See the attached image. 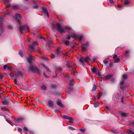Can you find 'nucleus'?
Wrapping results in <instances>:
<instances>
[{
	"label": "nucleus",
	"mask_w": 134,
	"mask_h": 134,
	"mask_svg": "<svg viewBox=\"0 0 134 134\" xmlns=\"http://www.w3.org/2000/svg\"><path fill=\"white\" fill-rule=\"evenodd\" d=\"M71 30H70V31H68V32H69V36H68L67 38H66L67 39H68V40H69L70 39V38H71V37L70 36H71V35H70V34H69V33L71 34H72V33H73L74 32H71Z\"/></svg>",
	"instance_id": "obj_16"
},
{
	"label": "nucleus",
	"mask_w": 134,
	"mask_h": 134,
	"mask_svg": "<svg viewBox=\"0 0 134 134\" xmlns=\"http://www.w3.org/2000/svg\"><path fill=\"white\" fill-rule=\"evenodd\" d=\"M123 98H124L123 97H122V98L121 100V102H122V103H124V100H123Z\"/></svg>",
	"instance_id": "obj_57"
},
{
	"label": "nucleus",
	"mask_w": 134,
	"mask_h": 134,
	"mask_svg": "<svg viewBox=\"0 0 134 134\" xmlns=\"http://www.w3.org/2000/svg\"><path fill=\"white\" fill-rule=\"evenodd\" d=\"M38 43L36 41L34 42L32 44L30 45L29 47V48L30 51L31 52H34V47L35 46H37Z\"/></svg>",
	"instance_id": "obj_4"
},
{
	"label": "nucleus",
	"mask_w": 134,
	"mask_h": 134,
	"mask_svg": "<svg viewBox=\"0 0 134 134\" xmlns=\"http://www.w3.org/2000/svg\"><path fill=\"white\" fill-rule=\"evenodd\" d=\"M57 104L59 107H60L61 108L63 107V105H62L60 101H58L57 102Z\"/></svg>",
	"instance_id": "obj_17"
},
{
	"label": "nucleus",
	"mask_w": 134,
	"mask_h": 134,
	"mask_svg": "<svg viewBox=\"0 0 134 134\" xmlns=\"http://www.w3.org/2000/svg\"><path fill=\"white\" fill-rule=\"evenodd\" d=\"M120 114L122 116L124 117L126 116L127 114L125 113L122 112L120 113Z\"/></svg>",
	"instance_id": "obj_29"
},
{
	"label": "nucleus",
	"mask_w": 134,
	"mask_h": 134,
	"mask_svg": "<svg viewBox=\"0 0 134 134\" xmlns=\"http://www.w3.org/2000/svg\"><path fill=\"white\" fill-rule=\"evenodd\" d=\"M109 66L110 67H111L113 66L112 64L111 63H110L109 65Z\"/></svg>",
	"instance_id": "obj_61"
},
{
	"label": "nucleus",
	"mask_w": 134,
	"mask_h": 134,
	"mask_svg": "<svg viewBox=\"0 0 134 134\" xmlns=\"http://www.w3.org/2000/svg\"><path fill=\"white\" fill-rule=\"evenodd\" d=\"M97 75L98 76H100V73L99 72H98V73H97Z\"/></svg>",
	"instance_id": "obj_59"
},
{
	"label": "nucleus",
	"mask_w": 134,
	"mask_h": 134,
	"mask_svg": "<svg viewBox=\"0 0 134 134\" xmlns=\"http://www.w3.org/2000/svg\"><path fill=\"white\" fill-rule=\"evenodd\" d=\"M14 82L15 83L16 85H18V83H17V81L16 79H15L14 80Z\"/></svg>",
	"instance_id": "obj_49"
},
{
	"label": "nucleus",
	"mask_w": 134,
	"mask_h": 134,
	"mask_svg": "<svg viewBox=\"0 0 134 134\" xmlns=\"http://www.w3.org/2000/svg\"><path fill=\"white\" fill-rule=\"evenodd\" d=\"M97 88V86L96 85V84H94V85L93 87L92 88V91H95L96 89Z\"/></svg>",
	"instance_id": "obj_30"
},
{
	"label": "nucleus",
	"mask_w": 134,
	"mask_h": 134,
	"mask_svg": "<svg viewBox=\"0 0 134 134\" xmlns=\"http://www.w3.org/2000/svg\"><path fill=\"white\" fill-rule=\"evenodd\" d=\"M130 3V0H126L124 2V4L125 5H127Z\"/></svg>",
	"instance_id": "obj_32"
},
{
	"label": "nucleus",
	"mask_w": 134,
	"mask_h": 134,
	"mask_svg": "<svg viewBox=\"0 0 134 134\" xmlns=\"http://www.w3.org/2000/svg\"><path fill=\"white\" fill-rule=\"evenodd\" d=\"M57 69H58L60 71H62L63 70L62 68L59 67L57 68Z\"/></svg>",
	"instance_id": "obj_46"
},
{
	"label": "nucleus",
	"mask_w": 134,
	"mask_h": 134,
	"mask_svg": "<svg viewBox=\"0 0 134 134\" xmlns=\"http://www.w3.org/2000/svg\"><path fill=\"white\" fill-rule=\"evenodd\" d=\"M57 30L60 33H63L64 32H67L71 30V28L68 26H64L63 27H61V25L60 24H57Z\"/></svg>",
	"instance_id": "obj_1"
},
{
	"label": "nucleus",
	"mask_w": 134,
	"mask_h": 134,
	"mask_svg": "<svg viewBox=\"0 0 134 134\" xmlns=\"http://www.w3.org/2000/svg\"><path fill=\"white\" fill-rule=\"evenodd\" d=\"M105 108L107 109L108 110H110L108 106L105 107Z\"/></svg>",
	"instance_id": "obj_55"
},
{
	"label": "nucleus",
	"mask_w": 134,
	"mask_h": 134,
	"mask_svg": "<svg viewBox=\"0 0 134 134\" xmlns=\"http://www.w3.org/2000/svg\"><path fill=\"white\" fill-rule=\"evenodd\" d=\"M2 103L3 105H7L8 104V102L7 100H4L2 102Z\"/></svg>",
	"instance_id": "obj_26"
},
{
	"label": "nucleus",
	"mask_w": 134,
	"mask_h": 134,
	"mask_svg": "<svg viewBox=\"0 0 134 134\" xmlns=\"http://www.w3.org/2000/svg\"><path fill=\"white\" fill-rule=\"evenodd\" d=\"M57 56L55 54H52L51 56V58L52 59H54L55 57H57Z\"/></svg>",
	"instance_id": "obj_31"
},
{
	"label": "nucleus",
	"mask_w": 134,
	"mask_h": 134,
	"mask_svg": "<svg viewBox=\"0 0 134 134\" xmlns=\"http://www.w3.org/2000/svg\"><path fill=\"white\" fill-rule=\"evenodd\" d=\"M69 34L71 37L73 38L78 39L80 41L82 39V36L79 37L74 32L73 33H72L71 34L70 33Z\"/></svg>",
	"instance_id": "obj_5"
},
{
	"label": "nucleus",
	"mask_w": 134,
	"mask_h": 134,
	"mask_svg": "<svg viewBox=\"0 0 134 134\" xmlns=\"http://www.w3.org/2000/svg\"><path fill=\"white\" fill-rule=\"evenodd\" d=\"M79 130H80L81 131L83 132H84L85 131V130L83 128L80 129Z\"/></svg>",
	"instance_id": "obj_41"
},
{
	"label": "nucleus",
	"mask_w": 134,
	"mask_h": 134,
	"mask_svg": "<svg viewBox=\"0 0 134 134\" xmlns=\"http://www.w3.org/2000/svg\"><path fill=\"white\" fill-rule=\"evenodd\" d=\"M42 89L43 90H45L46 89V87L44 85H42L41 87Z\"/></svg>",
	"instance_id": "obj_33"
},
{
	"label": "nucleus",
	"mask_w": 134,
	"mask_h": 134,
	"mask_svg": "<svg viewBox=\"0 0 134 134\" xmlns=\"http://www.w3.org/2000/svg\"><path fill=\"white\" fill-rule=\"evenodd\" d=\"M128 134H134V132H133L132 131L130 130H129L128 131Z\"/></svg>",
	"instance_id": "obj_34"
},
{
	"label": "nucleus",
	"mask_w": 134,
	"mask_h": 134,
	"mask_svg": "<svg viewBox=\"0 0 134 134\" xmlns=\"http://www.w3.org/2000/svg\"><path fill=\"white\" fill-rule=\"evenodd\" d=\"M69 84L70 85L72 86L73 85V80H71L70 81Z\"/></svg>",
	"instance_id": "obj_36"
},
{
	"label": "nucleus",
	"mask_w": 134,
	"mask_h": 134,
	"mask_svg": "<svg viewBox=\"0 0 134 134\" xmlns=\"http://www.w3.org/2000/svg\"><path fill=\"white\" fill-rule=\"evenodd\" d=\"M22 131V129L20 128H19L18 129V131L19 132H20Z\"/></svg>",
	"instance_id": "obj_58"
},
{
	"label": "nucleus",
	"mask_w": 134,
	"mask_h": 134,
	"mask_svg": "<svg viewBox=\"0 0 134 134\" xmlns=\"http://www.w3.org/2000/svg\"><path fill=\"white\" fill-rule=\"evenodd\" d=\"M42 66L44 68H45L47 70V71H50V69H49L47 66H46L44 64H42Z\"/></svg>",
	"instance_id": "obj_24"
},
{
	"label": "nucleus",
	"mask_w": 134,
	"mask_h": 134,
	"mask_svg": "<svg viewBox=\"0 0 134 134\" xmlns=\"http://www.w3.org/2000/svg\"><path fill=\"white\" fill-rule=\"evenodd\" d=\"M88 44V43L87 42L85 44H82L81 46L82 49L83 51H85L86 50V48Z\"/></svg>",
	"instance_id": "obj_8"
},
{
	"label": "nucleus",
	"mask_w": 134,
	"mask_h": 134,
	"mask_svg": "<svg viewBox=\"0 0 134 134\" xmlns=\"http://www.w3.org/2000/svg\"><path fill=\"white\" fill-rule=\"evenodd\" d=\"M19 54L21 57H22L23 56V53L22 51H20L19 52Z\"/></svg>",
	"instance_id": "obj_40"
},
{
	"label": "nucleus",
	"mask_w": 134,
	"mask_h": 134,
	"mask_svg": "<svg viewBox=\"0 0 134 134\" xmlns=\"http://www.w3.org/2000/svg\"><path fill=\"white\" fill-rule=\"evenodd\" d=\"M68 65L70 68L71 69H71L73 70V71H75V70L74 69H73V66L72 63L71 62H69L68 63Z\"/></svg>",
	"instance_id": "obj_13"
},
{
	"label": "nucleus",
	"mask_w": 134,
	"mask_h": 134,
	"mask_svg": "<svg viewBox=\"0 0 134 134\" xmlns=\"http://www.w3.org/2000/svg\"><path fill=\"white\" fill-rule=\"evenodd\" d=\"M43 75L46 77H48V76H47L44 72L43 73Z\"/></svg>",
	"instance_id": "obj_56"
},
{
	"label": "nucleus",
	"mask_w": 134,
	"mask_h": 134,
	"mask_svg": "<svg viewBox=\"0 0 134 134\" xmlns=\"http://www.w3.org/2000/svg\"><path fill=\"white\" fill-rule=\"evenodd\" d=\"M89 60H90V59L88 57H86L85 58H84V61L86 62H88L89 61Z\"/></svg>",
	"instance_id": "obj_27"
},
{
	"label": "nucleus",
	"mask_w": 134,
	"mask_h": 134,
	"mask_svg": "<svg viewBox=\"0 0 134 134\" xmlns=\"http://www.w3.org/2000/svg\"><path fill=\"white\" fill-rule=\"evenodd\" d=\"M7 69L8 70H11L12 68L8 66H7Z\"/></svg>",
	"instance_id": "obj_50"
},
{
	"label": "nucleus",
	"mask_w": 134,
	"mask_h": 134,
	"mask_svg": "<svg viewBox=\"0 0 134 134\" xmlns=\"http://www.w3.org/2000/svg\"><path fill=\"white\" fill-rule=\"evenodd\" d=\"M3 22L2 20H1V21H0V29H1V31H3V29L2 28V27L3 26Z\"/></svg>",
	"instance_id": "obj_18"
},
{
	"label": "nucleus",
	"mask_w": 134,
	"mask_h": 134,
	"mask_svg": "<svg viewBox=\"0 0 134 134\" xmlns=\"http://www.w3.org/2000/svg\"><path fill=\"white\" fill-rule=\"evenodd\" d=\"M8 28L10 29H13V27L12 25H9L8 26Z\"/></svg>",
	"instance_id": "obj_43"
},
{
	"label": "nucleus",
	"mask_w": 134,
	"mask_h": 134,
	"mask_svg": "<svg viewBox=\"0 0 134 134\" xmlns=\"http://www.w3.org/2000/svg\"><path fill=\"white\" fill-rule=\"evenodd\" d=\"M38 37L40 39H42L43 38L44 40L45 41H46V40L45 39V37L43 38L42 36H38Z\"/></svg>",
	"instance_id": "obj_44"
},
{
	"label": "nucleus",
	"mask_w": 134,
	"mask_h": 134,
	"mask_svg": "<svg viewBox=\"0 0 134 134\" xmlns=\"http://www.w3.org/2000/svg\"><path fill=\"white\" fill-rule=\"evenodd\" d=\"M29 69L33 72H36L39 74H41V71L36 66H34L32 65H30Z\"/></svg>",
	"instance_id": "obj_3"
},
{
	"label": "nucleus",
	"mask_w": 134,
	"mask_h": 134,
	"mask_svg": "<svg viewBox=\"0 0 134 134\" xmlns=\"http://www.w3.org/2000/svg\"><path fill=\"white\" fill-rule=\"evenodd\" d=\"M102 95V94L101 93H98L97 96V98L98 99H99L100 98Z\"/></svg>",
	"instance_id": "obj_23"
},
{
	"label": "nucleus",
	"mask_w": 134,
	"mask_h": 134,
	"mask_svg": "<svg viewBox=\"0 0 134 134\" xmlns=\"http://www.w3.org/2000/svg\"><path fill=\"white\" fill-rule=\"evenodd\" d=\"M127 93V95L125 96V97H129L130 96V94L129 93Z\"/></svg>",
	"instance_id": "obj_60"
},
{
	"label": "nucleus",
	"mask_w": 134,
	"mask_h": 134,
	"mask_svg": "<svg viewBox=\"0 0 134 134\" xmlns=\"http://www.w3.org/2000/svg\"><path fill=\"white\" fill-rule=\"evenodd\" d=\"M62 117L64 119L69 120V122L71 123H72L73 122V119L71 117L65 115H63Z\"/></svg>",
	"instance_id": "obj_6"
},
{
	"label": "nucleus",
	"mask_w": 134,
	"mask_h": 134,
	"mask_svg": "<svg viewBox=\"0 0 134 134\" xmlns=\"http://www.w3.org/2000/svg\"><path fill=\"white\" fill-rule=\"evenodd\" d=\"M97 71V69L95 68H94L92 69V72L93 73H96Z\"/></svg>",
	"instance_id": "obj_37"
},
{
	"label": "nucleus",
	"mask_w": 134,
	"mask_h": 134,
	"mask_svg": "<svg viewBox=\"0 0 134 134\" xmlns=\"http://www.w3.org/2000/svg\"><path fill=\"white\" fill-rule=\"evenodd\" d=\"M117 57V55H114L113 56V58L114 59H115Z\"/></svg>",
	"instance_id": "obj_51"
},
{
	"label": "nucleus",
	"mask_w": 134,
	"mask_h": 134,
	"mask_svg": "<svg viewBox=\"0 0 134 134\" xmlns=\"http://www.w3.org/2000/svg\"><path fill=\"white\" fill-rule=\"evenodd\" d=\"M120 85H123L124 83V81L123 80H122V81L120 82Z\"/></svg>",
	"instance_id": "obj_48"
},
{
	"label": "nucleus",
	"mask_w": 134,
	"mask_h": 134,
	"mask_svg": "<svg viewBox=\"0 0 134 134\" xmlns=\"http://www.w3.org/2000/svg\"><path fill=\"white\" fill-rule=\"evenodd\" d=\"M5 3H7V4H5V5L6 7L7 8L10 5V4H9V0H3Z\"/></svg>",
	"instance_id": "obj_10"
},
{
	"label": "nucleus",
	"mask_w": 134,
	"mask_h": 134,
	"mask_svg": "<svg viewBox=\"0 0 134 134\" xmlns=\"http://www.w3.org/2000/svg\"><path fill=\"white\" fill-rule=\"evenodd\" d=\"M120 60V59H119L117 58L116 59H115L114 60V62L115 63H117L118 62H119V61Z\"/></svg>",
	"instance_id": "obj_35"
},
{
	"label": "nucleus",
	"mask_w": 134,
	"mask_h": 134,
	"mask_svg": "<svg viewBox=\"0 0 134 134\" xmlns=\"http://www.w3.org/2000/svg\"><path fill=\"white\" fill-rule=\"evenodd\" d=\"M48 104L51 107L53 106L54 104L53 103L52 101L50 100L48 102Z\"/></svg>",
	"instance_id": "obj_19"
},
{
	"label": "nucleus",
	"mask_w": 134,
	"mask_h": 134,
	"mask_svg": "<svg viewBox=\"0 0 134 134\" xmlns=\"http://www.w3.org/2000/svg\"><path fill=\"white\" fill-rule=\"evenodd\" d=\"M12 7L14 9H17L18 8H19V6L17 5H13L12 6Z\"/></svg>",
	"instance_id": "obj_39"
},
{
	"label": "nucleus",
	"mask_w": 134,
	"mask_h": 134,
	"mask_svg": "<svg viewBox=\"0 0 134 134\" xmlns=\"http://www.w3.org/2000/svg\"><path fill=\"white\" fill-rule=\"evenodd\" d=\"M19 30L21 34L29 32V27L26 25L20 26L19 28Z\"/></svg>",
	"instance_id": "obj_2"
},
{
	"label": "nucleus",
	"mask_w": 134,
	"mask_h": 134,
	"mask_svg": "<svg viewBox=\"0 0 134 134\" xmlns=\"http://www.w3.org/2000/svg\"><path fill=\"white\" fill-rule=\"evenodd\" d=\"M38 2L37 0H34V3L35 4H35L34 5L33 8H34L36 9L38 7V5L37 3Z\"/></svg>",
	"instance_id": "obj_12"
},
{
	"label": "nucleus",
	"mask_w": 134,
	"mask_h": 134,
	"mask_svg": "<svg viewBox=\"0 0 134 134\" xmlns=\"http://www.w3.org/2000/svg\"><path fill=\"white\" fill-rule=\"evenodd\" d=\"M69 129L71 130H75V129L72 127H69Z\"/></svg>",
	"instance_id": "obj_47"
},
{
	"label": "nucleus",
	"mask_w": 134,
	"mask_h": 134,
	"mask_svg": "<svg viewBox=\"0 0 134 134\" xmlns=\"http://www.w3.org/2000/svg\"><path fill=\"white\" fill-rule=\"evenodd\" d=\"M103 62L105 64H107L108 63V61L106 60H104L103 61Z\"/></svg>",
	"instance_id": "obj_53"
},
{
	"label": "nucleus",
	"mask_w": 134,
	"mask_h": 134,
	"mask_svg": "<svg viewBox=\"0 0 134 134\" xmlns=\"http://www.w3.org/2000/svg\"><path fill=\"white\" fill-rule=\"evenodd\" d=\"M15 19L16 21L19 23V20L21 18V15L18 13H16L15 15Z\"/></svg>",
	"instance_id": "obj_7"
},
{
	"label": "nucleus",
	"mask_w": 134,
	"mask_h": 134,
	"mask_svg": "<svg viewBox=\"0 0 134 134\" xmlns=\"http://www.w3.org/2000/svg\"><path fill=\"white\" fill-rule=\"evenodd\" d=\"M120 89H121V90H123V89H124V87H123V86H120Z\"/></svg>",
	"instance_id": "obj_64"
},
{
	"label": "nucleus",
	"mask_w": 134,
	"mask_h": 134,
	"mask_svg": "<svg viewBox=\"0 0 134 134\" xmlns=\"http://www.w3.org/2000/svg\"><path fill=\"white\" fill-rule=\"evenodd\" d=\"M80 62L82 63V64L83 66L84 65V60L81 58H80L79 59Z\"/></svg>",
	"instance_id": "obj_22"
},
{
	"label": "nucleus",
	"mask_w": 134,
	"mask_h": 134,
	"mask_svg": "<svg viewBox=\"0 0 134 134\" xmlns=\"http://www.w3.org/2000/svg\"><path fill=\"white\" fill-rule=\"evenodd\" d=\"M27 60L29 64H31L32 61V57L31 55H30L29 57L27 58Z\"/></svg>",
	"instance_id": "obj_9"
},
{
	"label": "nucleus",
	"mask_w": 134,
	"mask_h": 134,
	"mask_svg": "<svg viewBox=\"0 0 134 134\" xmlns=\"http://www.w3.org/2000/svg\"><path fill=\"white\" fill-rule=\"evenodd\" d=\"M55 111L56 112H59V111L58 109H56L55 110Z\"/></svg>",
	"instance_id": "obj_62"
},
{
	"label": "nucleus",
	"mask_w": 134,
	"mask_h": 134,
	"mask_svg": "<svg viewBox=\"0 0 134 134\" xmlns=\"http://www.w3.org/2000/svg\"><path fill=\"white\" fill-rule=\"evenodd\" d=\"M42 10L44 13L47 14V16L48 17L49 16V14L47 9L45 8H42Z\"/></svg>",
	"instance_id": "obj_14"
},
{
	"label": "nucleus",
	"mask_w": 134,
	"mask_h": 134,
	"mask_svg": "<svg viewBox=\"0 0 134 134\" xmlns=\"http://www.w3.org/2000/svg\"><path fill=\"white\" fill-rule=\"evenodd\" d=\"M7 65H4L3 66V68L4 69H6V68L7 67Z\"/></svg>",
	"instance_id": "obj_45"
},
{
	"label": "nucleus",
	"mask_w": 134,
	"mask_h": 134,
	"mask_svg": "<svg viewBox=\"0 0 134 134\" xmlns=\"http://www.w3.org/2000/svg\"><path fill=\"white\" fill-rule=\"evenodd\" d=\"M64 43L66 46H68L69 44V42L68 41H64Z\"/></svg>",
	"instance_id": "obj_28"
},
{
	"label": "nucleus",
	"mask_w": 134,
	"mask_h": 134,
	"mask_svg": "<svg viewBox=\"0 0 134 134\" xmlns=\"http://www.w3.org/2000/svg\"><path fill=\"white\" fill-rule=\"evenodd\" d=\"M53 44L52 41L51 40H49V41L47 42V46H48L49 47H50Z\"/></svg>",
	"instance_id": "obj_11"
},
{
	"label": "nucleus",
	"mask_w": 134,
	"mask_h": 134,
	"mask_svg": "<svg viewBox=\"0 0 134 134\" xmlns=\"http://www.w3.org/2000/svg\"><path fill=\"white\" fill-rule=\"evenodd\" d=\"M22 120V119L21 118H19L15 119V122H19Z\"/></svg>",
	"instance_id": "obj_21"
},
{
	"label": "nucleus",
	"mask_w": 134,
	"mask_h": 134,
	"mask_svg": "<svg viewBox=\"0 0 134 134\" xmlns=\"http://www.w3.org/2000/svg\"><path fill=\"white\" fill-rule=\"evenodd\" d=\"M60 51L59 49H57L55 52V54L58 56V55L60 54Z\"/></svg>",
	"instance_id": "obj_20"
},
{
	"label": "nucleus",
	"mask_w": 134,
	"mask_h": 134,
	"mask_svg": "<svg viewBox=\"0 0 134 134\" xmlns=\"http://www.w3.org/2000/svg\"><path fill=\"white\" fill-rule=\"evenodd\" d=\"M56 87V85L54 84H52L51 86V88H55Z\"/></svg>",
	"instance_id": "obj_42"
},
{
	"label": "nucleus",
	"mask_w": 134,
	"mask_h": 134,
	"mask_svg": "<svg viewBox=\"0 0 134 134\" xmlns=\"http://www.w3.org/2000/svg\"><path fill=\"white\" fill-rule=\"evenodd\" d=\"M23 129L25 131H27L28 130L27 128L26 127H24Z\"/></svg>",
	"instance_id": "obj_52"
},
{
	"label": "nucleus",
	"mask_w": 134,
	"mask_h": 134,
	"mask_svg": "<svg viewBox=\"0 0 134 134\" xmlns=\"http://www.w3.org/2000/svg\"><path fill=\"white\" fill-rule=\"evenodd\" d=\"M113 76V75L112 74H110L107 75L105 76L104 77L105 78H106L107 79H109L111 78Z\"/></svg>",
	"instance_id": "obj_15"
},
{
	"label": "nucleus",
	"mask_w": 134,
	"mask_h": 134,
	"mask_svg": "<svg viewBox=\"0 0 134 134\" xmlns=\"http://www.w3.org/2000/svg\"><path fill=\"white\" fill-rule=\"evenodd\" d=\"M109 1L110 3L111 4H112L114 3V2L113 0H109Z\"/></svg>",
	"instance_id": "obj_54"
},
{
	"label": "nucleus",
	"mask_w": 134,
	"mask_h": 134,
	"mask_svg": "<svg viewBox=\"0 0 134 134\" xmlns=\"http://www.w3.org/2000/svg\"><path fill=\"white\" fill-rule=\"evenodd\" d=\"M99 104V103L98 102H94V106L96 108L98 106Z\"/></svg>",
	"instance_id": "obj_25"
},
{
	"label": "nucleus",
	"mask_w": 134,
	"mask_h": 134,
	"mask_svg": "<svg viewBox=\"0 0 134 134\" xmlns=\"http://www.w3.org/2000/svg\"><path fill=\"white\" fill-rule=\"evenodd\" d=\"M118 7L119 8H121L122 7V6L121 5H118Z\"/></svg>",
	"instance_id": "obj_63"
},
{
	"label": "nucleus",
	"mask_w": 134,
	"mask_h": 134,
	"mask_svg": "<svg viewBox=\"0 0 134 134\" xmlns=\"http://www.w3.org/2000/svg\"><path fill=\"white\" fill-rule=\"evenodd\" d=\"M127 76L126 74H124L122 76V78L124 79H127Z\"/></svg>",
	"instance_id": "obj_38"
}]
</instances>
